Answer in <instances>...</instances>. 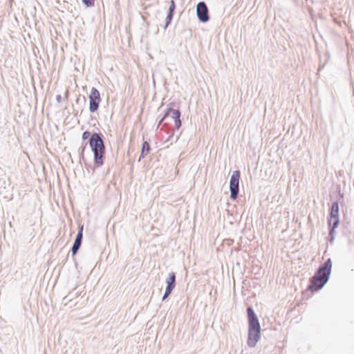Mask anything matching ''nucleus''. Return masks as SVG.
Masks as SVG:
<instances>
[{
  "label": "nucleus",
  "mask_w": 354,
  "mask_h": 354,
  "mask_svg": "<svg viewBox=\"0 0 354 354\" xmlns=\"http://www.w3.org/2000/svg\"><path fill=\"white\" fill-rule=\"evenodd\" d=\"M331 269L330 259H327L319 266L314 276L311 277V292H317L324 286L329 279Z\"/></svg>",
  "instance_id": "1"
},
{
  "label": "nucleus",
  "mask_w": 354,
  "mask_h": 354,
  "mask_svg": "<svg viewBox=\"0 0 354 354\" xmlns=\"http://www.w3.org/2000/svg\"><path fill=\"white\" fill-rule=\"evenodd\" d=\"M248 315L249 321V334L248 344L253 347L256 345L260 338V324L258 319L251 307L248 308Z\"/></svg>",
  "instance_id": "2"
},
{
  "label": "nucleus",
  "mask_w": 354,
  "mask_h": 354,
  "mask_svg": "<svg viewBox=\"0 0 354 354\" xmlns=\"http://www.w3.org/2000/svg\"><path fill=\"white\" fill-rule=\"evenodd\" d=\"M90 147L94 153L95 164L97 167L103 164V156L105 152L104 142L97 133L92 134L89 141Z\"/></svg>",
  "instance_id": "3"
},
{
  "label": "nucleus",
  "mask_w": 354,
  "mask_h": 354,
  "mask_svg": "<svg viewBox=\"0 0 354 354\" xmlns=\"http://www.w3.org/2000/svg\"><path fill=\"white\" fill-rule=\"evenodd\" d=\"M89 110L91 112L96 111L101 102L100 94L95 88H92L89 95Z\"/></svg>",
  "instance_id": "4"
},
{
  "label": "nucleus",
  "mask_w": 354,
  "mask_h": 354,
  "mask_svg": "<svg viewBox=\"0 0 354 354\" xmlns=\"http://www.w3.org/2000/svg\"><path fill=\"white\" fill-rule=\"evenodd\" d=\"M240 176L239 171L236 170L233 172L231 176L230 188L231 192V198L233 200H235L237 198Z\"/></svg>",
  "instance_id": "5"
},
{
  "label": "nucleus",
  "mask_w": 354,
  "mask_h": 354,
  "mask_svg": "<svg viewBox=\"0 0 354 354\" xmlns=\"http://www.w3.org/2000/svg\"><path fill=\"white\" fill-rule=\"evenodd\" d=\"M197 16L202 22H206L209 20L208 9L204 2H200L196 7Z\"/></svg>",
  "instance_id": "6"
},
{
  "label": "nucleus",
  "mask_w": 354,
  "mask_h": 354,
  "mask_svg": "<svg viewBox=\"0 0 354 354\" xmlns=\"http://www.w3.org/2000/svg\"><path fill=\"white\" fill-rule=\"evenodd\" d=\"M175 279L176 276L174 272L169 274L168 279H167V287L166 288L165 295L162 299H165L171 292L175 287Z\"/></svg>",
  "instance_id": "7"
},
{
  "label": "nucleus",
  "mask_w": 354,
  "mask_h": 354,
  "mask_svg": "<svg viewBox=\"0 0 354 354\" xmlns=\"http://www.w3.org/2000/svg\"><path fill=\"white\" fill-rule=\"evenodd\" d=\"M169 115H171V118L175 120V127L177 129H179L181 126V121L180 119V112L178 110L169 109L167 110L165 115V118Z\"/></svg>",
  "instance_id": "8"
},
{
  "label": "nucleus",
  "mask_w": 354,
  "mask_h": 354,
  "mask_svg": "<svg viewBox=\"0 0 354 354\" xmlns=\"http://www.w3.org/2000/svg\"><path fill=\"white\" fill-rule=\"evenodd\" d=\"M82 231H83V227L82 226L80 230L79 231V232L77 235L75 243L72 248V252H73V254H76L77 251L78 250V249L80 247L82 235H83Z\"/></svg>",
  "instance_id": "9"
},
{
  "label": "nucleus",
  "mask_w": 354,
  "mask_h": 354,
  "mask_svg": "<svg viewBox=\"0 0 354 354\" xmlns=\"http://www.w3.org/2000/svg\"><path fill=\"white\" fill-rule=\"evenodd\" d=\"M150 151L151 147L149 143L147 141H145L142 144L140 159L146 157L149 153Z\"/></svg>",
  "instance_id": "10"
},
{
  "label": "nucleus",
  "mask_w": 354,
  "mask_h": 354,
  "mask_svg": "<svg viewBox=\"0 0 354 354\" xmlns=\"http://www.w3.org/2000/svg\"><path fill=\"white\" fill-rule=\"evenodd\" d=\"M339 223V218H330L328 225L330 228L335 229Z\"/></svg>",
  "instance_id": "11"
},
{
  "label": "nucleus",
  "mask_w": 354,
  "mask_h": 354,
  "mask_svg": "<svg viewBox=\"0 0 354 354\" xmlns=\"http://www.w3.org/2000/svg\"><path fill=\"white\" fill-rule=\"evenodd\" d=\"M176 8V5H175V2L174 0H171V4H170V6H169V15L167 16V18L169 19V21H171L172 17H173V12L174 11Z\"/></svg>",
  "instance_id": "12"
},
{
  "label": "nucleus",
  "mask_w": 354,
  "mask_h": 354,
  "mask_svg": "<svg viewBox=\"0 0 354 354\" xmlns=\"http://www.w3.org/2000/svg\"><path fill=\"white\" fill-rule=\"evenodd\" d=\"M330 210L333 212H339V203L337 201H335L332 203Z\"/></svg>",
  "instance_id": "13"
},
{
  "label": "nucleus",
  "mask_w": 354,
  "mask_h": 354,
  "mask_svg": "<svg viewBox=\"0 0 354 354\" xmlns=\"http://www.w3.org/2000/svg\"><path fill=\"white\" fill-rule=\"evenodd\" d=\"M82 2L88 7L93 6L95 4V0H82Z\"/></svg>",
  "instance_id": "14"
},
{
  "label": "nucleus",
  "mask_w": 354,
  "mask_h": 354,
  "mask_svg": "<svg viewBox=\"0 0 354 354\" xmlns=\"http://www.w3.org/2000/svg\"><path fill=\"white\" fill-rule=\"evenodd\" d=\"M330 218H339V212H333L330 210Z\"/></svg>",
  "instance_id": "15"
},
{
  "label": "nucleus",
  "mask_w": 354,
  "mask_h": 354,
  "mask_svg": "<svg viewBox=\"0 0 354 354\" xmlns=\"http://www.w3.org/2000/svg\"><path fill=\"white\" fill-rule=\"evenodd\" d=\"M90 136V133L88 131H84L82 134V138L84 140H86Z\"/></svg>",
  "instance_id": "16"
},
{
  "label": "nucleus",
  "mask_w": 354,
  "mask_h": 354,
  "mask_svg": "<svg viewBox=\"0 0 354 354\" xmlns=\"http://www.w3.org/2000/svg\"><path fill=\"white\" fill-rule=\"evenodd\" d=\"M335 234V229L330 228V232H329V234H330V236L331 238V240H333L334 239V234Z\"/></svg>",
  "instance_id": "17"
}]
</instances>
